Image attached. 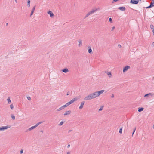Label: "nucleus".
Returning <instances> with one entry per match:
<instances>
[{
    "label": "nucleus",
    "instance_id": "obj_1",
    "mask_svg": "<svg viewBox=\"0 0 154 154\" xmlns=\"http://www.w3.org/2000/svg\"><path fill=\"white\" fill-rule=\"evenodd\" d=\"M78 99V98L77 97H76L75 98L73 99L70 101L66 103L65 105H63V106L60 108L59 109H57V111H59L65 108L68 107L69 105L74 103L75 101H76Z\"/></svg>",
    "mask_w": 154,
    "mask_h": 154
},
{
    "label": "nucleus",
    "instance_id": "obj_2",
    "mask_svg": "<svg viewBox=\"0 0 154 154\" xmlns=\"http://www.w3.org/2000/svg\"><path fill=\"white\" fill-rule=\"evenodd\" d=\"M11 127L10 125H7L6 126H3L0 127V131H3L7 129L8 128Z\"/></svg>",
    "mask_w": 154,
    "mask_h": 154
},
{
    "label": "nucleus",
    "instance_id": "obj_3",
    "mask_svg": "<svg viewBox=\"0 0 154 154\" xmlns=\"http://www.w3.org/2000/svg\"><path fill=\"white\" fill-rule=\"evenodd\" d=\"M92 99H93V97H92L91 94H90L85 97L84 98V100H88Z\"/></svg>",
    "mask_w": 154,
    "mask_h": 154
},
{
    "label": "nucleus",
    "instance_id": "obj_4",
    "mask_svg": "<svg viewBox=\"0 0 154 154\" xmlns=\"http://www.w3.org/2000/svg\"><path fill=\"white\" fill-rule=\"evenodd\" d=\"M130 68V66L127 65L125 67H124L123 71V72H125L127 71Z\"/></svg>",
    "mask_w": 154,
    "mask_h": 154
},
{
    "label": "nucleus",
    "instance_id": "obj_5",
    "mask_svg": "<svg viewBox=\"0 0 154 154\" xmlns=\"http://www.w3.org/2000/svg\"><path fill=\"white\" fill-rule=\"evenodd\" d=\"M93 99L94 98L98 96L97 91L91 94Z\"/></svg>",
    "mask_w": 154,
    "mask_h": 154
},
{
    "label": "nucleus",
    "instance_id": "obj_6",
    "mask_svg": "<svg viewBox=\"0 0 154 154\" xmlns=\"http://www.w3.org/2000/svg\"><path fill=\"white\" fill-rule=\"evenodd\" d=\"M139 2V0H131L130 3L134 4H137Z\"/></svg>",
    "mask_w": 154,
    "mask_h": 154
},
{
    "label": "nucleus",
    "instance_id": "obj_7",
    "mask_svg": "<svg viewBox=\"0 0 154 154\" xmlns=\"http://www.w3.org/2000/svg\"><path fill=\"white\" fill-rule=\"evenodd\" d=\"M61 71L64 72L65 73H66L67 72H68L69 71L67 68H65L61 69Z\"/></svg>",
    "mask_w": 154,
    "mask_h": 154
},
{
    "label": "nucleus",
    "instance_id": "obj_8",
    "mask_svg": "<svg viewBox=\"0 0 154 154\" xmlns=\"http://www.w3.org/2000/svg\"><path fill=\"white\" fill-rule=\"evenodd\" d=\"M47 13L49 14L50 15V17H53L54 16V14L52 11H48Z\"/></svg>",
    "mask_w": 154,
    "mask_h": 154
},
{
    "label": "nucleus",
    "instance_id": "obj_9",
    "mask_svg": "<svg viewBox=\"0 0 154 154\" xmlns=\"http://www.w3.org/2000/svg\"><path fill=\"white\" fill-rule=\"evenodd\" d=\"M104 91V90H101L99 91H97L98 96L102 94Z\"/></svg>",
    "mask_w": 154,
    "mask_h": 154
},
{
    "label": "nucleus",
    "instance_id": "obj_10",
    "mask_svg": "<svg viewBox=\"0 0 154 154\" xmlns=\"http://www.w3.org/2000/svg\"><path fill=\"white\" fill-rule=\"evenodd\" d=\"M118 9L122 11H124L126 10V8L124 7H120L118 8Z\"/></svg>",
    "mask_w": 154,
    "mask_h": 154
},
{
    "label": "nucleus",
    "instance_id": "obj_11",
    "mask_svg": "<svg viewBox=\"0 0 154 154\" xmlns=\"http://www.w3.org/2000/svg\"><path fill=\"white\" fill-rule=\"evenodd\" d=\"M84 103H85V101H82V102H81L80 106L79 107V109H81L83 108V106L84 104Z\"/></svg>",
    "mask_w": 154,
    "mask_h": 154
},
{
    "label": "nucleus",
    "instance_id": "obj_12",
    "mask_svg": "<svg viewBox=\"0 0 154 154\" xmlns=\"http://www.w3.org/2000/svg\"><path fill=\"white\" fill-rule=\"evenodd\" d=\"M71 113V111L70 110H69L66 111L65 113L64 114V116H66V115L69 114Z\"/></svg>",
    "mask_w": 154,
    "mask_h": 154
},
{
    "label": "nucleus",
    "instance_id": "obj_13",
    "mask_svg": "<svg viewBox=\"0 0 154 154\" xmlns=\"http://www.w3.org/2000/svg\"><path fill=\"white\" fill-rule=\"evenodd\" d=\"M144 108L142 107H140L138 108V111L139 112H141L142 111H143Z\"/></svg>",
    "mask_w": 154,
    "mask_h": 154
},
{
    "label": "nucleus",
    "instance_id": "obj_14",
    "mask_svg": "<svg viewBox=\"0 0 154 154\" xmlns=\"http://www.w3.org/2000/svg\"><path fill=\"white\" fill-rule=\"evenodd\" d=\"M35 128V127L34 126H32L30 128L28 129H27V130L26 131H31V130H32L34 129Z\"/></svg>",
    "mask_w": 154,
    "mask_h": 154
},
{
    "label": "nucleus",
    "instance_id": "obj_15",
    "mask_svg": "<svg viewBox=\"0 0 154 154\" xmlns=\"http://www.w3.org/2000/svg\"><path fill=\"white\" fill-rule=\"evenodd\" d=\"M152 94V93H148L146 94H145L144 95V97H148L150 95H151Z\"/></svg>",
    "mask_w": 154,
    "mask_h": 154
},
{
    "label": "nucleus",
    "instance_id": "obj_16",
    "mask_svg": "<svg viewBox=\"0 0 154 154\" xmlns=\"http://www.w3.org/2000/svg\"><path fill=\"white\" fill-rule=\"evenodd\" d=\"M96 10H97L93 9L92 11H89V13H90V14H91L95 12Z\"/></svg>",
    "mask_w": 154,
    "mask_h": 154
},
{
    "label": "nucleus",
    "instance_id": "obj_17",
    "mask_svg": "<svg viewBox=\"0 0 154 154\" xmlns=\"http://www.w3.org/2000/svg\"><path fill=\"white\" fill-rule=\"evenodd\" d=\"M88 52L90 54H92L93 53L92 51V49H88Z\"/></svg>",
    "mask_w": 154,
    "mask_h": 154
},
{
    "label": "nucleus",
    "instance_id": "obj_18",
    "mask_svg": "<svg viewBox=\"0 0 154 154\" xmlns=\"http://www.w3.org/2000/svg\"><path fill=\"white\" fill-rule=\"evenodd\" d=\"M107 74L110 78L112 76L111 73L110 72H107Z\"/></svg>",
    "mask_w": 154,
    "mask_h": 154
},
{
    "label": "nucleus",
    "instance_id": "obj_19",
    "mask_svg": "<svg viewBox=\"0 0 154 154\" xmlns=\"http://www.w3.org/2000/svg\"><path fill=\"white\" fill-rule=\"evenodd\" d=\"M7 100L8 101V104H10V103H11V100H10V97H8V98Z\"/></svg>",
    "mask_w": 154,
    "mask_h": 154
},
{
    "label": "nucleus",
    "instance_id": "obj_20",
    "mask_svg": "<svg viewBox=\"0 0 154 154\" xmlns=\"http://www.w3.org/2000/svg\"><path fill=\"white\" fill-rule=\"evenodd\" d=\"M11 116L13 120H15V116L13 114H11Z\"/></svg>",
    "mask_w": 154,
    "mask_h": 154
},
{
    "label": "nucleus",
    "instance_id": "obj_21",
    "mask_svg": "<svg viewBox=\"0 0 154 154\" xmlns=\"http://www.w3.org/2000/svg\"><path fill=\"white\" fill-rule=\"evenodd\" d=\"M30 0H28L27 1V6L28 7H30Z\"/></svg>",
    "mask_w": 154,
    "mask_h": 154
},
{
    "label": "nucleus",
    "instance_id": "obj_22",
    "mask_svg": "<svg viewBox=\"0 0 154 154\" xmlns=\"http://www.w3.org/2000/svg\"><path fill=\"white\" fill-rule=\"evenodd\" d=\"M122 127L120 128L119 132L120 134L122 133Z\"/></svg>",
    "mask_w": 154,
    "mask_h": 154
},
{
    "label": "nucleus",
    "instance_id": "obj_23",
    "mask_svg": "<svg viewBox=\"0 0 154 154\" xmlns=\"http://www.w3.org/2000/svg\"><path fill=\"white\" fill-rule=\"evenodd\" d=\"M65 122H63V121H61L60 123L58 125L59 126H60L61 125H63V123H64Z\"/></svg>",
    "mask_w": 154,
    "mask_h": 154
},
{
    "label": "nucleus",
    "instance_id": "obj_24",
    "mask_svg": "<svg viewBox=\"0 0 154 154\" xmlns=\"http://www.w3.org/2000/svg\"><path fill=\"white\" fill-rule=\"evenodd\" d=\"M35 6L31 10V12H33V13H34V11L35 10Z\"/></svg>",
    "mask_w": 154,
    "mask_h": 154
},
{
    "label": "nucleus",
    "instance_id": "obj_25",
    "mask_svg": "<svg viewBox=\"0 0 154 154\" xmlns=\"http://www.w3.org/2000/svg\"><path fill=\"white\" fill-rule=\"evenodd\" d=\"M10 107L11 108V109L12 110H13L14 109V106L12 104H11L10 105Z\"/></svg>",
    "mask_w": 154,
    "mask_h": 154
},
{
    "label": "nucleus",
    "instance_id": "obj_26",
    "mask_svg": "<svg viewBox=\"0 0 154 154\" xmlns=\"http://www.w3.org/2000/svg\"><path fill=\"white\" fill-rule=\"evenodd\" d=\"M103 107H104L103 106H101L100 107V108L99 109H98L99 111H100L102 110L103 109Z\"/></svg>",
    "mask_w": 154,
    "mask_h": 154
},
{
    "label": "nucleus",
    "instance_id": "obj_27",
    "mask_svg": "<svg viewBox=\"0 0 154 154\" xmlns=\"http://www.w3.org/2000/svg\"><path fill=\"white\" fill-rule=\"evenodd\" d=\"M79 44L78 45L79 46V47H80L82 45V41H79Z\"/></svg>",
    "mask_w": 154,
    "mask_h": 154
},
{
    "label": "nucleus",
    "instance_id": "obj_28",
    "mask_svg": "<svg viewBox=\"0 0 154 154\" xmlns=\"http://www.w3.org/2000/svg\"><path fill=\"white\" fill-rule=\"evenodd\" d=\"M136 130V128H134V129H133V132L132 133V136H133V135L134 134L135 131V130Z\"/></svg>",
    "mask_w": 154,
    "mask_h": 154
},
{
    "label": "nucleus",
    "instance_id": "obj_29",
    "mask_svg": "<svg viewBox=\"0 0 154 154\" xmlns=\"http://www.w3.org/2000/svg\"><path fill=\"white\" fill-rule=\"evenodd\" d=\"M150 27L152 30L154 28V26L153 25L151 24L150 25Z\"/></svg>",
    "mask_w": 154,
    "mask_h": 154
},
{
    "label": "nucleus",
    "instance_id": "obj_30",
    "mask_svg": "<svg viewBox=\"0 0 154 154\" xmlns=\"http://www.w3.org/2000/svg\"><path fill=\"white\" fill-rule=\"evenodd\" d=\"M90 13L89 12H88L86 14L85 17L84 18H85L87 17H88L89 15H90Z\"/></svg>",
    "mask_w": 154,
    "mask_h": 154
},
{
    "label": "nucleus",
    "instance_id": "obj_31",
    "mask_svg": "<svg viewBox=\"0 0 154 154\" xmlns=\"http://www.w3.org/2000/svg\"><path fill=\"white\" fill-rule=\"evenodd\" d=\"M109 21L111 23H112V20L111 18H109Z\"/></svg>",
    "mask_w": 154,
    "mask_h": 154
},
{
    "label": "nucleus",
    "instance_id": "obj_32",
    "mask_svg": "<svg viewBox=\"0 0 154 154\" xmlns=\"http://www.w3.org/2000/svg\"><path fill=\"white\" fill-rule=\"evenodd\" d=\"M39 125V124H38V123H37V124H36V125H34L35 127V128H36V127H37Z\"/></svg>",
    "mask_w": 154,
    "mask_h": 154
},
{
    "label": "nucleus",
    "instance_id": "obj_33",
    "mask_svg": "<svg viewBox=\"0 0 154 154\" xmlns=\"http://www.w3.org/2000/svg\"><path fill=\"white\" fill-rule=\"evenodd\" d=\"M39 125V124H38V123H37V124H36V125H34L35 127V128H36V127H37Z\"/></svg>",
    "mask_w": 154,
    "mask_h": 154
},
{
    "label": "nucleus",
    "instance_id": "obj_34",
    "mask_svg": "<svg viewBox=\"0 0 154 154\" xmlns=\"http://www.w3.org/2000/svg\"><path fill=\"white\" fill-rule=\"evenodd\" d=\"M27 97V99L29 100H31V97H29V96Z\"/></svg>",
    "mask_w": 154,
    "mask_h": 154
},
{
    "label": "nucleus",
    "instance_id": "obj_35",
    "mask_svg": "<svg viewBox=\"0 0 154 154\" xmlns=\"http://www.w3.org/2000/svg\"><path fill=\"white\" fill-rule=\"evenodd\" d=\"M150 5L152 7H153L154 6V3H151L150 4Z\"/></svg>",
    "mask_w": 154,
    "mask_h": 154
},
{
    "label": "nucleus",
    "instance_id": "obj_36",
    "mask_svg": "<svg viewBox=\"0 0 154 154\" xmlns=\"http://www.w3.org/2000/svg\"><path fill=\"white\" fill-rule=\"evenodd\" d=\"M23 152V150L22 149L20 150V154H22Z\"/></svg>",
    "mask_w": 154,
    "mask_h": 154
},
{
    "label": "nucleus",
    "instance_id": "obj_37",
    "mask_svg": "<svg viewBox=\"0 0 154 154\" xmlns=\"http://www.w3.org/2000/svg\"><path fill=\"white\" fill-rule=\"evenodd\" d=\"M115 28V26H113V27H112V30H111V31H112L113 30H114V29Z\"/></svg>",
    "mask_w": 154,
    "mask_h": 154
},
{
    "label": "nucleus",
    "instance_id": "obj_38",
    "mask_svg": "<svg viewBox=\"0 0 154 154\" xmlns=\"http://www.w3.org/2000/svg\"><path fill=\"white\" fill-rule=\"evenodd\" d=\"M154 46V42L152 43V47H153Z\"/></svg>",
    "mask_w": 154,
    "mask_h": 154
},
{
    "label": "nucleus",
    "instance_id": "obj_39",
    "mask_svg": "<svg viewBox=\"0 0 154 154\" xmlns=\"http://www.w3.org/2000/svg\"><path fill=\"white\" fill-rule=\"evenodd\" d=\"M118 47H119V48H121L122 47L121 45L120 44L118 45Z\"/></svg>",
    "mask_w": 154,
    "mask_h": 154
},
{
    "label": "nucleus",
    "instance_id": "obj_40",
    "mask_svg": "<svg viewBox=\"0 0 154 154\" xmlns=\"http://www.w3.org/2000/svg\"><path fill=\"white\" fill-rule=\"evenodd\" d=\"M70 94V92H68L67 93V94H66V95L67 96H68Z\"/></svg>",
    "mask_w": 154,
    "mask_h": 154
},
{
    "label": "nucleus",
    "instance_id": "obj_41",
    "mask_svg": "<svg viewBox=\"0 0 154 154\" xmlns=\"http://www.w3.org/2000/svg\"><path fill=\"white\" fill-rule=\"evenodd\" d=\"M114 97V94H112V95L111 96V98H113Z\"/></svg>",
    "mask_w": 154,
    "mask_h": 154
},
{
    "label": "nucleus",
    "instance_id": "obj_42",
    "mask_svg": "<svg viewBox=\"0 0 154 154\" xmlns=\"http://www.w3.org/2000/svg\"><path fill=\"white\" fill-rule=\"evenodd\" d=\"M43 122H38V123L39 124V125H40V124H41Z\"/></svg>",
    "mask_w": 154,
    "mask_h": 154
},
{
    "label": "nucleus",
    "instance_id": "obj_43",
    "mask_svg": "<svg viewBox=\"0 0 154 154\" xmlns=\"http://www.w3.org/2000/svg\"><path fill=\"white\" fill-rule=\"evenodd\" d=\"M151 3H154V0H152Z\"/></svg>",
    "mask_w": 154,
    "mask_h": 154
},
{
    "label": "nucleus",
    "instance_id": "obj_44",
    "mask_svg": "<svg viewBox=\"0 0 154 154\" xmlns=\"http://www.w3.org/2000/svg\"><path fill=\"white\" fill-rule=\"evenodd\" d=\"M70 146V144H68V145H67V147L68 148H69V147Z\"/></svg>",
    "mask_w": 154,
    "mask_h": 154
},
{
    "label": "nucleus",
    "instance_id": "obj_45",
    "mask_svg": "<svg viewBox=\"0 0 154 154\" xmlns=\"http://www.w3.org/2000/svg\"><path fill=\"white\" fill-rule=\"evenodd\" d=\"M33 14V13L31 12V14H30V16H31Z\"/></svg>",
    "mask_w": 154,
    "mask_h": 154
},
{
    "label": "nucleus",
    "instance_id": "obj_46",
    "mask_svg": "<svg viewBox=\"0 0 154 154\" xmlns=\"http://www.w3.org/2000/svg\"><path fill=\"white\" fill-rule=\"evenodd\" d=\"M148 7H149V8H151L152 7L150 5L148 6Z\"/></svg>",
    "mask_w": 154,
    "mask_h": 154
},
{
    "label": "nucleus",
    "instance_id": "obj_47",
    "mask_svg": "<svg viewBox=\"0 0 154 154\" xmlns=\"http://www.w3.org/2000/svg\"><path fill=\"white\" fill-rule=\"evenodd\" d=\"M66 154H70V152H67Z\"/></svg>",
    "mask_w": 154,
    "mask_h": 154
},
{
    "label": "nucleus",
    "instance_id": "obj_48",
    "mask_svg": "<svg viewBox=\"0 0 154 154\" xmlns=\"http://www.w3.org/2000/svg\"><path fill=\"white\" fill-rule=\"evenodd\" d=\"M72 131V130H69L68 131V132L69 133V132H70L71 131Z\"/></svg>",
    "mask_w": 154,
    "mask_h": 154
},
{
    "label": "nucleus",
    "instance_id": "obj_49",
    "mask_svg": "<svg viewBox=\"0 0 154 154\" xmlns=\"http://www.w3.org/2000/svg\"><path fill=\"white\" fill-rule=\"evenodd\" d=\"M146 9H148V8H149V7H148V6H147V7H146Z\"/></svg>",
    "mask_w": 154,
    "mask_h": 154
},
{
    "label": "nucleus",
    "instance_id": "obj_50",
    "mask_svg": "<svg viewBox=\"0 0 154 154\" xmlns=\"http://www.w3.org/2000/svg\"><path fill=\"white\" fill-rule=\"evenodd\" d=\"M153 32H154V28L152 30Z\"/></svg>",
    "mask_w": 154,
    "mask_h": 154
},
{
    "label": "nucleus",
    "instance_id": "obj_51",
    "mask_svg": "<svg viewBox=\"0 0 154 154\" xmlns=\"http://www.w3.org/2000/svg\"><path fill=\"white\" fill-rule=\"evenodd\" d=\"M16 3L17 2V0H14Z\"/></svg>",
    "mask_w": 154,
    "mask_h": 154
},
{
    "label": "nucleus",
    "instance_id": "obj_52",
    "mask_svg": "<svg viewBox=\"0 0 154 154\" xmlns=\"http://www.w3.org/2000/svg\"><path fill=\"white\" fill-rule=\"evenodd\" d=\"M8 23H7L6 24V26H7L8 25Z\"/></svg>",
    "mask_w": 154,
    "mask_h": 154
},
{
    "label": "nucleus",
    "instance_id": "obj_53",
    "mask_svg": "<svg viewBox=\"0 0 154 154\" xmlns=\"http://www.w3.org/2000/svg\"><path fill=\"white\" fill-rule=\"evenodd\" d=\"M88 48H91L90 46H88Z\"/></svg>",
    "mask_w": 154,
    "mask_h": 154
},
{
    "label": "nucleus",
    "instance_id": "obj_54",
    "mask_svg": "<svg viewBox=\"0 0 154 154\" xmlns=\"http://www.w3.org/2000/svg\"><path fill=\"white\" fill-rule=\"evenodd\" d=\"M41 131L42 132V131Z\"/></svg>",
    "mask_w": 154,
    "mask_h": 154
},
{
    "label": "nucleus",
    "instance_id": "obj_55",
    "mask_svg": "<svg viewBox=\"0 0 154 154\" xmlns=\"http://www.w3.org/2000/svg\"><path fill=\"white\" fill-rule=\"evenodd\" d=\"M140 1H141V0H139Z\"/></svg>",
    "mask_w": 154,
    "mask_h": 154
}]
</instances>
